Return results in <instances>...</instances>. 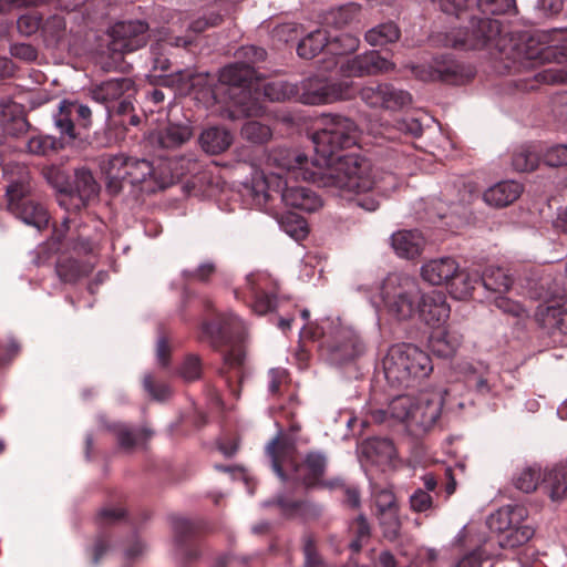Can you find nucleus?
Masks as SVG:
<instances>
[{
    "mask_svg": "<svg viewBox=\"0 0 567 567\" xmlns=\"http://www.w3.org/2000/svg\"><path fill=\"white\" fill-rule=\"evenodd\" d=\"M400 178L389 172L374 169L372 163L360 155H350L326 174L327 188L341 193L364 194L370 190L386 195L399 187Z\"/></svg>",
    "mask_w": 567,
    "mask_h": 567,
    "instance_id": "2",
    "label": "nucleus"
},
{
    "mask_svg": "<svg viewBox=\"0 0 567 567\" xmlns=\"http://www.w3.org/2000/svg\"><path fill=\"white\" fill-rule=\"evenodd\" d=\"M31 186L24 181L13 182L7 188L8 209L24 224L42 229L49 224L47 208L31 197Z\"/></svg>",
    "mask_w": 567,
    "mask_h": 567,
    "instance_id": "13",
    "label": "nucleus"
},
{
    "mask_svg": "<svg viewBox=\"0 0 567 567\" xmlns=\"http://www.w3.org/2000/svg\"><path fill=\"white\" fill-rule=\"evenodd\" d=\"M410 103L411 94L409 92L396 89L392 84L383 83L379 109L398 111Z\"/></svg>",
    "mask_w": 567,
    "mask_h": 567,
    "instance_id": "47",
    "label": "nucleus"
},
{
    "mask_svg": "<svg viewBox=\"0 0 567 567\" xmlns=\"http://www.w3.org/2000/svg\"><path fill=\"white\" fill-rule=\"evenodd\" d=\"M288 516H300L302 518H315L321 513L319 505L307 501H290L284 496H278L275 502Z\"/></svg>",
    "mask_w": 567,
    "mask_h": 567,
    "instance_id": "43",
    "label": "nucleus"
},
{
    "mask_svg": "<svg viewBox=\"0 0 567 567\" xmlns=\"http://www.w3.org/2000/svg\"><path fill=\"white\" fill-rule=\"evenodd\" d=\"M542 480V471L538 466H527L523 468L514 478L516 488L524 493L534 492Z\"/></svg>",
    "mask_w": 567,
    "mask_h": 567,
    "instance_id": "53",
    "label": "nucleus"
},
{
    "mask_svg": "<svg viewBox=\"0 0 567 567\" xmlns=\"http://www.w3.org/2000/svg\"><path fill=\"white\" fill-rule=\"evenodd\" d=\"M233 134L225 127L212 126L204 130L199 136L203 151L210 155L225 152L233 143Z\"/></svg>",
    "mask_w": 567,
    "mask_h": 567,
    "instance_id": "35",
    "label": "nucleus"
},
{
    "mask_svg": "<svg viewBox=\"0 0 567 567\" xmlns=\"http://www.w3.org/2000/svg\"><path fill=\"white\" fill-rule=\"evenodd\" d=\"M101 422L105 430L115 435L118 446L125 451H132L153 436V431L147 427L134 429L126 423H109L104 417H101Z\"/></svg>",
    "mask_w": 567,
    "mask_h": 567,
    "instance_id": "25",
    "label": "nucleus"
},
{
    "mask_svg": "<svg viewBox=\"0 0 567 567\" xmlns=\"http://www.w3.org/2000/svg\"><path fill=\"white\" fill-rule=\"evenodd\" d=\"M244 322L234 313L219 315L216 321L202 324L200 340L207 341L215 349L227 344L244 333Z\"/></svg>",
    "mask_w": 567,
    "mask_h": 567,
    "instance_id": "19",
    "label": "nucleus"
},
{
    "mask_svg": "<svg viewBox=\"0 0 567 567\" xmlns=\"http://www.w3.org/2000/svg\"><path fill=\"white\" fill-rule=\"evenodd\" d=\"M70 13H55L48 17L41 25V33L47 47L56 48L62 44L69 33L72 32V27H69Z\"/></svg>",
    "mask_w": 567,
    "mask_h": 567,
    "instance_id": "30",
    "label": "nucleus"
},
{
    "mask_svg": "<svg viewBox=\"0 0 567 567\" xmlns=\"http://www.w3.org/2000/svg\"><path fill=\"white\" fill-rule=\"evenodd\" d=\"M520 63L535 68L544 63L559 66L567 61V28L537 30L532 32L522 44H515Z\"/></svg>",
    "mask_w": 567,
    "mask_h": 567,
    "instance_id": "8",
    "label": "nucleus"
},
{
    "mask_svg": "<svg viewBox=\"0 0 567 567\" xmlns=\"http://www.w3.org/2000/svg\"><path fill=\"white\" fill-rule=\"evenodd\" d=\"M537 322L551 333L567 334V298L551 305L542 303L535 313Z\"/></svg>",
    "mask_w": 567,
    "mask_h": 567,
    "instance_id": "24",
    "label": "nucleus"
},
{
    "mask_svg": "<svg viewBox=\"0 0 567 567\" xmlns=\"http://www.w3.org/2000/svg\"><path fill=\"white\" fill-rule=\"evenodd\" d=\"M359 12V8L354 3H349L333 9L327 17V23L334 25L337 29H341L348 25Z\"/></svg>",
    "mask_w": 567,
    "mask_h": 567,
    "instance_id": "55",
    "label": "nucleus"
},
{
    "mask_svg": "<svg viewBox=\"0 0 567 567\" xmlns=\"http://www.w3.org/2000/svg\"><path fill=\"white\" fill-rule=\"evenodd\" d=\"M266 451L270 457L271 467L280 480L286 481L288 478L287 471L295 475L299 472L296 457L297 446L292 439L278 435L269 442Z\"/></svg>",
    "mask_w": 567,
    "mask_h": 567,
    "instance_id": "20",
    "label": "nucleus"
},
{
    "mask_svg": "<svg viewBox=\"0 0 567 567\" xmlns=\"http://www.w3.org/2000/svg\"><path fill=\"white\" fill-rule=\"evenodd\" d=\"M359 130L354 121L339 114H326L321 118V127L317 130L311 141L315 156L311 164L320 171V186L326 187V174L351 154L341 155L358 142Z\"/></svg>",
    "mask_w": 567,
    "mask_h": 567,
    "instance_id": "1",
    "label": "nucleus"
},
{
    "mask_svg": "<svg viewBox=\"0 0 567 567\" xmlns=\"http://www.w3.org/2000/svg\"><path fill=\"white\" fill-rule=\"evenodd\" d=\"M391 245L399 257L413 259L421 255L425 239L417 230H400L391 236Z\"/></svg>",
    "mask_w": 567,
    "mask_h": 567,
    "instance_id": "32",
    "label": "nucleus"
},
{
    "mask_svg": "<svg viewBox=\"0 0 567 567\" xmlns=\"http://www.w3.org/2000/svg\"><path fill=\"white\" fill-rule=\"evenodd\" d=\"M261 90L262 95L271 102L296 101L298 93L297 84L281 80L269 81L261 86Z\"/></svg>",
    "mask_w": 567,
    "mask_h": 567,
    "instance_id": "44",
    "label": "nucleus"
},
{
    "mask_svg": "<svg viewBox=\"0 0 567 567\" xmlns=\"http://www.w3.org/2000/svg\"><path fill=\"white\" fill-rule=\"evenodd\" d=\"M481 282L486 290L504 293L512 286V278L502 267L489 266L481 274Z\"/></svg>",
    "mask_w": 567,
    "mask_h": 567,
    "instance_id": "41",
    "label": "nucleus"
},
{
    "mask_svg": "<svg viewBox=\"0 0 567 567\" xmlns=\"http://www.w3.org/2000/svg\"><path fill=\"white\" fill-rule=\"evenodd\" d=\"M526 516L527 511L522 505H506L488 516L486 524L491 532L498 535L501 548H516L533 537L534 529L523 524Z\"/></svg>",
    "mask_w": 567,
    "mask_h": 567,
    "instance_id": "11",
    "label": "nucleus"
},
{
    "mask_svg": "<svg viewBox=\"0 0 567 567\" xmlns=\"http://www.w3.org/2000/svg\"><path fill=\"white\" fill-rule=\"evenodd\" d=\"M99 189V184L94 179L92 173L86 168L75 169L73 184L60 187V192L62 193H68L70 195L76 194L82 204H85L96 196Z\"/></svg>",
    "mask_w": 567,
    "mask_h": 567,
    "instance_id": "34",
    "label": "nucleus"
},
{
    "mask_svg": "<svg viewBox=\"0 0 567 567\" xmlns=\"http://www.w3.org/2000/svg\"><path fill=\"white\" fill-rule=\"evenodd\" d=\"M544 162L551 167L567 165V144L550 146L544 154Z\"/></svg>",
    "mask_w": 567,
    "mask_h": 567,
    "instance_id": "64",
    "label": "nucleus"
},
{
    "mask_svg": "<svg viewBox=\"0 0 567 567\" xmlns=\"http://www.w3.org/2000/svg\"><path fill=\"white\" fill-rule=\"evenodd\" d=\"M481 282V272L474 271H457L452 279V291L457 299H465L472 296L473 290Z\"/></svg>",
    "mask_w": 567,
    "mask_h": 567,
    "instance_id": "46",
    "label": "nucleus"
},
{
    "mask_svg": "<svg viewBox=\"0 0 567 567\" xmlns=\"http://www.w3.org/2000/svg\"><path fill=\"white\" fill-rule=\"evenodd\" d=\"M413 73L422 81H440L447 84H463L475 75L470 64L461 63L450 54L434 56L427 64L413 68Z\"/></svg>",
    "mask_w": 567,
    "mask_h": 567,
    "instance_id": "14",
    "label": "nucleus"
},
{
    "mask_svg": "<svg viewBox=\"0 0 567 567\" xmlns=\"http://www.w3.org/2000/svg\"><path fill=\"white\" fill-rule=\"evenodd\" d=\"M442 400L434 393L421 392L415 396L411 411L409 429L413 432H425L439 420Z\"/></svg>",
    "mask_w": 567,
    "mask_h": 567,
    "instance_id": "21",
    "label": "nucleus"
},
{
    "mask_svg": "<svg viewBox=\"0 0 567 567\" xmlns=\"http://www.w3.org/2000/svg\"><path fill=\"white\" fill-rule=\"evenodd\" d=\"M307 473L305 475H295L300 478L307 487L316 486L323 477L327 467V456L320 451H311L306 454L302 463Z\"/></svg>",
    "mask_w": 567,
    "mask_h": 567,
    "instance_id": "38",
    "label": "nucleus"
},
{
    "mask_svg": "<svg viewBox=\"0 0 567 567\" xmlns=\"http://www.w3.org/2000/svg\"><path fill=\"white\" fill-rule=\"evenodd\" d=\"M462 336L453 330H434L429 338V348L439 358L453 357L462 343Z\"/></svg>",
    "mask_w": 567,
    "mask_h": 567,
    "instance_id": "33",
    "label": "nucleus"
},
{
    "mask_svg": "<svg viewBox=\"0 0 567 567\" xmlns=\"http://www.w3.org/2000/svg\"><path fill=\"white\" fill-rule=\"evenodd\" d=\"M240 135L252 144L261 145L271 140L272 131L268 125L258 121H247L241 126Z\"/></svg>",
    "mask_w": 567,
    "mask_h": 567,
    "instance_id": "51",
    "label": "nucleus"
},
{
    "mask_svg": "<svg viewBox=\"0 0 567 567\" xmlns=\"http://www.w3.org/2000/svg\"><path fill=\"white\" fill-rule=\"evenodd\" d=\"M219 81L229 86V96L241 115L260 116L264 114V106L252 95V91L256 93L259 91L255 68L248 63H231L221 69Z\"/></svg>",
    "mask_w": 567,
    "mask_h": 567,
    "instance_id": "9",
    "label": "nucleus"
},
{
    "mask_svg": "<svg viewBox=\"0 0 567 567\" xmlns=\"http://www.w3.org/2000/svg\"><path fill=\"white\" fill-rule=\"evenodd\" d=\"M148 24L141 20L120 21L109 31V50L124 54L136 51L147 43Z\"/></svg>",
    "mask_w": 567,
    "mask_h": 567,
    "instance_id": "16",
    "label": "nucleus"
},
{
    "mask_svg": "<svg viewBox=\"0 0 567 567\" xmlns=\"http://www.w3.org/2000/svg\"><path fill=\"white\" fill-rule=\"evenodd\" d=\"M328 44V33L326 30L317 29L307 34L298 43L297 53L302 59H313L320 52L326 50Z\"/></svg>",
    "mask_w": 567,
    "mask_h": 567,
    "instance_id": "42",
    "label": "nucleus"
},
{
    "mask_svg": "<svg viewBox=\"0 0 567 567\" xmlns=\"http://www.w3.org/2000/svg\"><path fill=\"white\" fill-rule=\"evenodd\" d=\"M383 310L396 320H408L417 310L420 288L416 280L404 274H390L380 286Z\"/></svg>",
    "mask_w": 567,
    "mask_h": 567,
    "instance_id": "10",
    "label": "nucleus"
},
{
    "mask_svg": "<svg viewBox=\"0 0 567 567\" xmlns=\"http://www.w3.org/2000/svg\"><path fill=\"white\" fill-rule=\"evenodd\" d=\"M266 55L267 53L264 49L255 45L241 47L236 52V56L239 59L238 63H248L252 68L256 63L264 61Z\"/></svg>",
    "mask_w": 567,
    "mask_h": 567,
    "instance_id": "62",
    "label": "nucleus"
},
{
    "mask_svg": "<svg viewBox=\"0 0 567 567\" xmlns=\"http://www.w3.org/2000/svg\"><path fill=\"white\" fill-rule=\"evenodd\" d=\"M364 450L370 456L374 455L380 461H389L395 456V447L393 442L388 437H374L368 440Z\"/></svg>",
    "mask_w": 567,
    "mask_h": 567,
    "instance_id": "52",
    "label": "nucleus"
},
{
    "mask_svg": "<svg viewBox=\"0 0 567 567\" xmlns=\"http://www.w3.org/2000/svg\"><path fill=\"white\" fill-rule=\"evenodd\" d=\"M400 35L401 31L394 22H384L369 29L364 40L371 47H383L396 42Z\"/></svg>",
    "mask_w": 567,
    "mask_h": 567,
    "instance_id": "40",
    "label": "nucleus"
},
{
    "mask_svg": "<svg viewBox=\"0 0 567 567\" xmlns=\"http://www.w3.org/2000/svg\"><path fill=\"white\" fill-rule=\"evenodd\" d=\"M130 157L124 154L112 155L101 164L102 172L105 174L109 184L107 187L117 193L122 188V183L126 182Z\"/></svg>",
    "mask_w": 567,
    "mask_h": 567,
    "instance_id": "37",
    "label": "nucleus"
},
{
    "mask_svg": "<svg viewBox=\"0 0 567 567\" xmlns=\"http://www.w3.org/2000/svg\"><path fill=\"white\" fill-rule=\"evenodd\" d=\"M508 34L496 19L474 17L470 27L453 29L444 34L443 45L462 50H488L505 54L507 52Z\"/></svg>",
    "mask_w": 567,
    "mask_h": 567,
    "instance_id": "5",
    "label": "nucleus"
},
{
    "mask_svg": "<svg viewBox=\"0 0 567 567\" xmlns=\"http://www.w3.org/2000/svg\"><path fill=\"white\" fill-rule=\"evenodd\" d=\"M482 14H504L515 11V0H477Z\"/></svg>",
    "mask_w": 567,
    "mask_h": 567,
    "instance_id": "57",
    "label": "nucleus"
},
{
    "mask_svg": "<svg viewBox=\"0 0 567 567\" xmlns=\"http://www.w3.org/2000/svg\"><path fill=\"white\" fill-rule=\"evenodd\" d=\"M359 44V38L350 33H340L333 38L328 35L326 52L332 55H343L354 52Z\"/></svg>",
    "mask_w": 567,
    "mask_h": 567,
    "instance_id": "50",
    "label": "nucleus"
},
{
    "mask_svg": "<svg viewBox=\"0 0 567 567\" xmlns=\"http://www.w3.org/2000/svg\"><path fill=\"white\" fill-rule=\"evenodd\" d=\"M172 526L175 535V544L177 547L178 555L185 556V559H192L196 557L193 551H187L184 548L186 539L195 533V525L189 519L184 517H176L172 520Z\"/></svg>",
    "mask_w": 567,
    "mask_h": 567,
    "instance_id": "48",
    "label": "nucleus"
},
{
    "mask_svg": "<svg viewBox=\"0 0 567 567\" xmlns=\"http://www.w3.org/2000/svg\"><path fill=\"white\" fill-rule=\"evenodd\" d=\"M179 375L188 382L196 381L202 375V362L195 354H188L179 367Z\"/></svg>",
    "mask_w": 567,
    "mask_h": 567,
    "instance_id": "59",
    "label": "nucleus"
},
{
    "mask_svg": "<svg viewBox=\"0 0 567 567\" xmlns=\"http://www.w3.org/2000/svg\"><path fill=\"white\" fill-rule=\"evenodd\" d=\"M127 164L128 167H126V182L131 185L142 184L146 182L148 177L155 176L153 164L147 159L130 157Z\"/></svg>",
    "mask_w": 567,
    "mask_h": 567,
    "instance_id": "49",
    "label": "nucleus"
},
{
    "mask_svg": "<svg viewBox=\"0 0 567 567\" xmlns=\"http://www.w3.org/2000/svg\"><path fill=\"white\" fill-rule=\"evenodd\" d=\"M388 384L396 390L415 388L433 371L430 355L409 343L390 347L383 359Z\"/></svg>",
    "mask_w": 567,
    "mask_h": 567,
    "instance_id": "4",
    "label": "nucleus"
},
{
    "mask_svg": "<svg viewBox=\"0 0 567 567\" xmlns=\"http://www.w3.org/2000/svg\"><path fill=\"white\" fill-rule=\"evenodd\" d=\"M394 69L395 64L379 51L369 50L342 61L339 70L344 78H363L388 73Z\"/></svg>",
    "mask_w": 567,
    "mask_h": 567,
    "instance_id": "17",
    "label": "nucleus"
},
{
    "mask_svg": "<svg viewBox=\"0 0 567 567\" xmlns=\"http://www.w3.org/2000/svg\"><path fill=\"white\" fill-rule=\"evenodd\" d=\"M91 262H80L74 258H61L56 262L55 271L63 282L73 284L93 270Z\"/></svg>",
    "mask_w": 567,
    "mask_h": 567,
    "instance_id": "39",
    "label": "nucleus"
},
{
    "mask_svg": "<svg viewBox=\"0 0 567 567\" xmlns=\"http://www.w3.org/2000/svg\"><path fill=\"white\" fill-rule=\"evenodd\" d=\"M416 311L426 324L435 327L449 319L451 308L443 292L431 291L420 297Z\"/></svg>",
    "mask_w": 567,
    "mask_h": 567,
    "instance_id": "23",
    "label": "nucleus"
},
{
    "mask_svg": "<svg viewBox=\"0 0 567 567\" xmlns=\"http://www.w3.org/2000/svg\"><path fill=\"white\" fill-rule=\"evenodd\" d=\"M378 519L382 529L383 537L390 542L396 540L401 533L399 509L379 514Z\"/></svg>",
    "mask_w": 567,
    "mask_h": 567,
    "instance_id": "54",
    "label": "nucleus"
},
{
    "mask_svg": "<svg viewBox=\"0 0 567 567\" xmlns=\"http://www.w3.org/2000/svg\"><path fill=\"white\" fill-rule=\"evenodd\" d=\"M296 101L306 105H322L337 101L349 100L354 95L351 81H332L326 78L312 76L297 84Z\"/></svg>",
    "mask_w": 567,
    "mask_h": 567,
    "instance_id": "12",
    "label": "nucleus"
},
{
    "mask_svg": "<svg viewBox=\"0 0 567 567\" xmlns=\"http://www.w3.org/2000/svg\"><path fill=\"white\" fill-rule=\"evenodd\" d=\"M409 503L410 508L416 513H424L433 507L432 496L422 488H417L411 494Z\"/></svg>",
    "mask_w": 567,
    "mask_h": 567,
    "instance_id": "63",
    "label": "nucleus"
},
{
    "mask_svg": "<svg viewBox=\"0 0 567 567\" xmlns=\"http://www.w3.org/2000/svg\"><path fill=\"white\" fill-rule=\"evenodd\" d=\"M163 47V43H157L155 47H152L153 71H159V73H155L154 76L162 79L163 85L174 87L178 94L189 93L193 87V73L188 70H177L174 73L166 74L171 62L165 54L162 53Z\"/></svg>",
    "mask_w": 567,
    "mask_h": 567,
    "instance_id": "22",
    "label": "nucleus"
},
{
    "mask_svg": "<svg viewBox=\"0 0 567 567\" xmlns=\"http://www.w3.org/2000/svg\"><path fill=\"white\" fill-rule=\"evenodd\" d=\"M460 265L454 258L441 257L425 262L421 268V276L426 282L440 286L452 281Z\"/></svg>",
    "mask_w": 567,
    "mask_h": 567,
    "instance_id": "26",
    "label": "nucleus"
},
{
    "mask_svg": "<svg viewBox=\"0 0 567 567\" xmlns=\"http://www.w3.org/2000/svg\"><path fill=\"white\" fill-rule=\"evenodd\" d=\"M240 161L248 163L252 171L251 192L257 179L272 174H279L281 179L311 181L320 186V171L309 168L310 161L303 153L286 147H275L270 151H254L250 147L241 148L238 154Z\"/></svg>",
    "mask_w": 567,
    "mask_h": 567,
    "instance_id": "3",
    "label": "nucleus"
},
{
    "mask_svg": "<svg viewBox=\"0 0 567 567\" xmlns=\"http://www.w3.org/2000/svg\"><path fill=\"white\" fill-rule=\"evenodd\" d=\"M288 179L282 181L279 174H265L254 184V199L257 205L268 206L279 199L287 207L306 213H312L322 207L321 197L311 188L300 185H290Z\"/></svg>",
    "mask_w": 567,
    "mask_h": 567,
    "instance_id": "7",
    "label": "nucleus"
},
{
    "mask_svg": "<svg viewBox=\"0 0 567 567\" xmlns=\"http://www.w3.org/2000/svg\"><path fill=\"white\" fill-rule=\"evenodd\" d=\"M288 384V371L285 368H272L268 371V393L272 398L279 396L282 388Z\"/></svg>",
    "mask_w": 567,
    "mask_h": 567,
    "instance_id": "58",
    "label": "nucleus"
},
{
    "mask_svg": "<svg viewBox=\"0 0 567 567\" xmlns=\"http://www.w3.org/2000/svg\"><path fill=\"white\" fill-rule=\"evenodd\" d=\"M415 398L401 394L393 398L386 410H374L371 413V417L374 422L382 423L388 420V417L393 419L399 422H403L409 427L411 411L414 404Z\"/></svg>",
    "mask_w": 567,
    "mask_h": 567,
    "instance_id": "28",
    "label": "nucleus"
},
{
    "mask_svg": "<svg viewBox=\"0 0 567 567\" xmlns=\"http://www.w3.org/2000/svg\"><path fill=\"white\" fill-rule=\"evenodd\" d=\"M192 136L188 125L171 124L151 135V143L164 150H173L186 143Z\"/></svg>",
    "mask_w": 567,
    "mask_h": 567,
    "instance_id": "36",
    "label": "nucleus"
},
{
    "mask_svg": "<svg viewBox=\"0 0 567 567\" xmlns=\"http://www.w3.org/2000/svg\"><path fill=\"white\" fill-rule=\"evenodd\" d=\"M53 123L61 137L73 141L91 126L92 112L79 101L62 100L53 114Z\"/></svg>",
    "mask_w": 567,
    "mask_h": 567,
    "instance_id": "15",
    "label": "nucleus"
},
{
    "mask_svg": "<svg viewBox=\"0 0 567 567\" xmlns=\"http://www.w3.org/2000/svg\"><path fill=\"white\" fill-rule=\"evenodd\" d=\"M135 94V85L131 79L121 78L103 82L92 90V97L99 103L105 104L107 112H111V103L116 102L123 95Z\"/></svg>",
    "mask_w": 567,
    "mask_h": 567,
    "instance_id": "27",
    "label": "nucleus"
},
{
    "mask_svg": "<svg viewBox=\"0 0 567 567\" xmlns=\"http://www.w3.org/2000/svg\"><path fill=\"white\" fill-rule=\"evenodd\" d=\"M320 354L331 365H344L365 351L360 334L339 318H326L320 322Z\"/></svg>",
    "mask_w": 567,
    "mask_h": 567,
    "instance_id": "6",
    "label": "nucleus"
},
{
    "mask_svg": "<svg viewBox=\"0 0 567 567\" xmlns=\"http://www.w3.org/2000/svg\"><path fill=\"white\" fill-rule=\"evenodd\" d=\"M464 381L471 392L483 398L497 396L504 389L501 373L483 362L468 364Z\"/></svg>",
    "mask_w": 567,
    "mask_h": 567,
    "instance_id": "18",
    "label": "nucleus"
},
{
    "mask_svg": "<svg viewBox=\"0 0 567 567\" xmlns=\"http://www.w3.org/2000/svg\"><path fill=\"white\" fill-rule=\"evenodd\" d=\"M523 185L515 181H503L487 188L483 194L489 206L505 207L514 203L523 193Z\"/></svg>",
    "mask_w": 567,
    "mask_h": 567,
    "instance_id": "31",
    "label": "nucleus"
},
{
    "mask_svg": "<svg viewBox=\"0 0 567 567\" xmlns=\"http://www.w3.org/2000/svg\"><path fill=\"white\" fill-rule=\"evenodd\" d=\"M303 555L305 564L303 567H327L323 559L317 550L315 539L311 535L303 537Z\"/></svg>",
    "mask_w": 567,
    "mask_h": 567,
    "instance_id": "61",
    "label": "nucleus"
},
{
    "mask_svg": "<svg viewBox=\"0 0 567 567\" xmlns=\"http://www.w3.org/2000/svg\"><path fill=\"white\" fill-rule=\"evenodd\" d=\"M539 162V156L535 145L523 144L514 148L512 154V165L517 172L534 171Z\"/></svg>",
    "mask_w": 567,
    "mask_h": 567,
    "instance_id": "45",
    "label": "nucleus"
},
{
    "mask_svg": "<svg viewBox=\"0 0 567 567\" xmlns=\"http://www.w3.org/2000/svg\"><path fill=\"white\" fill-rule=\"evenodd\" d=\"M550 497L558 501L567 497V465H558L549 473Z\"/></svg>",
    "mask_w": 567,
    "mask_h": 567,
    "instance_id": "56",
    "label": "nucleus"
},
{
    "mask_svg": "<svg viewBox=\"0 0 567 567\" xmlns=\"http://www.w3.org/2000/svg\"><path fill=\"white\" fill-rule=\"evenodd\" d=\"M265 278L259 274H249L246 277V290L251 299L250 307L259 316L266 315L276 308V296L267 293L261 288Z\"/></svg>",
    "mask_w": 567,
    "mask_h": 567,
    "instance_id": "29",
    "label": "nucleus"
},
{
    "mask_svg": "<svg viewBox=\"0 0 567 567\" xmlns=\"http://www.w3.org/2000/svg\"><path fill=\"white\" fill-rule=\"evenodd\" d=\"M378 515L399 509L394 493L390 488L375 489L373 493Z\"/></svg>",
    "mask_w": 567,
    "mask_h": 567,
    "instance_id": "60",
    "label": "nucleus"
}]
</instances>
